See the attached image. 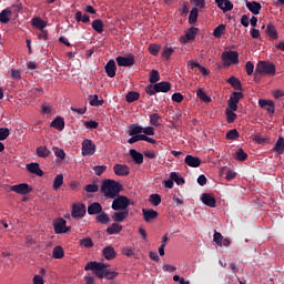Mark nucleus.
Segmentation results:
<instances>
[{
	"label": "nucleus",
	"instance_id": "nucleus-1",
	"mask_svg": "<svg viewBox=\"0 0 284 284\" xmlns=\"http://www.w3.org/2000/svg\"><path fill=\"white\" fill-rule=\"evenodd\" d=\"M123 190V185L114 180H104L101 183L100 192L106 199H116L121 191Z\"/></svg>",
	"mask_w": 284,
	"mask_h": 284
},
{
	"label": "nucleus",
	"instance_id": "nucleus-2",
	"mask_svg": "<svg viewBox=\"0 0 284 284\" xmlns=\"http://www.w3.org/2000/svg\"><path fill=\"white\" fill-rule=\"evenodd\" d=\"M85 272H93L98 278H105V272L108 271V264L101 262H89L84 266Z\"/></svg>",
	"mask_w": 284,
	"mask_h": 284
},
{
	"label": "nucleus",
	"instance_id": "nucleus-3",
	"mask_svg": "<svg viewBox=\"0 0 284 284\" xmlns=\"http://www.w3.org/2000/svg\"><path fill=\"white\" fill-rule=\"evenodd\" d=\"M170 90H172V83L168 81H162L155 84H148L145 87V92L146 94H149V97H154V94L159 92L166 93V92H170Z\"/></svg>",
	"mask_w": 284,
	"mask_h": 284
},
{
	"label": "nucleus",
	"instance_id": "nucleus-4",
	"mask_svg": "<svg viewBox=\"0 0 284 284\" xmlns=\"http://www.w3.org/2000/svg\"><path fill=\"white\" fill-rule=\"evenodd\" d=\"M255 74H266L268 77H274L276 74V65L272 62L260 61L255 68Z\"/></svg>",
	"mask_w": 284,
	"mask_h": 284
},
{
	"label": "nucleus",
	"instance_id": "nucleus-5",
	"mask_svg": "<svg viewBox=\"0 0 284 284\" xmlns=\"http://www.w3.org/2000/svg\"><path fill=\"white\" fill-rule=\"evenodd\" d=\"M130 206V199L125 195H118L114 197L112 202V210H115V212H119L121 210H128Z\"/></svg>",
	"mask_w": 284,
	"mask_h": 284
},
{
	"label": "nucleus",
	"instance_id": "nucleus-6",
	"mask_svg": "<svg viewBox=\"0 0 284 284\" xmlns=\"http://www.w3.org/2000/svg\"><path fill=\"white\" fill-rule=\"evenodd\" d=\"M222 61L224 62V65H236L239 63V52L236 51H224L222 53Z\"/></svg>",
	"mask_w": 284,
	"mask_h": 284
},
{
	"label": "nucleus",
	"instance_id": "nucleus-7",
	"mask_svg": "<svg viewBox=\"0 0 284 284\" xmlns=\"http://www.w3.org/2000/svg\"><path fill=\"white\" fill-rule=\"evenodd\" d=\"M53 227L55 234H68V232H70V226H67V222L63 217L53 221Z\"/></svg>",
	"mask_w": 284,
	"mask_h": 284
},
{
	"label": "nucleus",
	"instance_id": "nucleus-8",
	"mask_svg": "<svg viewBox=\"0 0 284 284\" xmlns=\"http://www.w3.org/2000/svg\"><path fill=\"white\" fill-rule=\"evenodd\" d=\"M196 34H199V28L191 27L185 31L184 36L180 38V41L182 43H190V41H194L196 39Z\"/></svg>",
	"mask_w": 284,
	"mask_h": 284
},
{
	"label": "nucleus",
	"instance_id": "nucleus-9",
	"mask_svg": "<svg viewBox=\"0 0 284 284\" xmlns=\"http://www.w3.org/2000/svg\"><path fill=\"white\" fill-rule=\"evenodd\" d=\"M97 152V145L92 143V140H84L82 142V156H92Z\"/></svg>",
	"mask_w": 284,
	"mask_h": 284
},
{
	"label": "nucleus",
	"instance_id": "nucleus-10",
	"mask_svg": "<svg viewBox=\"0 0 284 284\" xmlns=\"http://www.w3.org/2000/svg\"><path fill=\"white\" fill-rule=\"evenodd\" d=\"M11 192H16V194H20L26 196V194H30L32 192V187L28 183H20L11 186Z\"/></svg>",
	"mask_w": 284,
	"mask_h": 284
},
{
	"label": "nucleus",
	"instance_id": "nucleus-11",
	"mask_svg": "<svg viewBox=\"0 0 284 284\" xmlns=\"http://www.w3.org/2000/svg\"><path fill=\"white\" fill-rule=\"evenodd\" d=\"M115 61L120 68H132V65H134V55L133 54H129L126 57L119 55L115 59Z\"/></svg>",
	"mask_w": 284,
	"mask_h": 284
},
{
	"label": "nucleus",
	"instance_id": "nucleus-12",
	"mask_svg": "<svg viewBox=\"0 0 284 284\" xmlns=\"http://www.w3.org/2000/svg\"><path fill=\"white\" fill-rule=\"evenodd\" d=\"M71 215L73 219H83L85 216V204H73Z\"/></svg>",
	"mask_w": 284,
	"mask_h": 284
},
{
	"label": "nucleus",
	"instance_id": "nucleus-13",
	"mask_svg": "<svg viewBox=\"0 0 284 284\" xmlns=\"http://www.w3.org/2000/svg\"><path fill=\"white\" fill-rule=\"evenodd\" d=\"M104 70L106 72V77H109L110 79H114L116 77V62L111 59L105 64Z\"/></svg>",
	"mask_w": 284,
	"mask_h": 284
},
{
	"label": "nucleus",
	"instance_id": "nucleus-14",
	"mask_svg": "<svg viewBox=\"0 0 284 284\" xmlns=\"http://www.w3.org/2000/svg\"><path fill=\"white\" fill-rule=\"evenodd\" d=\"M113 172L116 176H128V174H130V168L124 164H115L113 166Z\"/></svg>",
	"mask_w": 284,
	"mask_h": 284
},
{
	"label": "nucleus",
	"instance_id": "nucleus-15",
	"mask_svg": "<svg viewBox=\"0 0 284 284\" xmlns=\"http://www.w3.org/2000/svg\"><path fill=\"white\" fill-rule=\"evenodd\" d=\"M215 3L223 12H230L234 10V4L230 0H215Z\"/></svg>",
	"mask_w": 284,
	"mask_h": 284
},
{
	"label": "nucleus",
	"instance_id": "nucleus-16",
	"mask_svg": "<svg viewBox=\"0 0 284 284\" xmlns=\"http://www.w3.org/2000/svg\"><path fill=\"white\" fill-rule=\"evenodd\" d=\"M143 219L145 223H150V221H154L159 216V212L152 210V209H143L142 210Z\"/></svg>",
	"mask_w": 284,
	"mask_h": 284
},
{
	"label": "nucleus",
	"instance_id": "nucleus-17",
	"mask_svg": "<svg viewBox=\"0 0 284 284\" xmlns=\"http://www.w3.org/2000/svg\"><path fill=\"white\" fill-rule=\"evenodd\" d=\"M201 201L202 203H204V205H207V207H216V199H214V196H212L211 194L203 193L201 196Z\"/></svg>",
	"mask_w": 284,
	"mask_h": 284
},
{
	"label": "nucleus",
	"instance_id": "nucleus-18",
	"mask_svg": "<svg viewBox=\"0 0 284 284\" xmlns=\"http://www.w3.org/2000/svg\"><path fill=\"white\" fill-rule=\"evenodd\" d=\"M101 212H103V206L99 202L91 203L88 206V214H90V216L101 214Z\"/></svg>",
	"mask_w": 284,
	"mask_h": 284
},
{
	"label": "nucleus",
	"instance_id": "nucleus-19",
	"mask_svg": "<svg viewBox=\"0 0 284 284\" xmlns=\"http://www.w3.org/2000/svg\"><path fill=\"white\" fill-rule=\"evenodd\" d=\"M184 162L189 168H200L201 166V160L193 155H186L184 159Z\"/></svg>",
	"mask_w": 284,
	"mask_h": 284
},
{
	"label": "nucleus",
	"instance_id": "nucleus-20",
	"mask_svg": "<svg viewBox=\"0 0 284 284\" xmlns=\"http://www.w3.org/2000/svg\"><path fill=\"white\" fill-rule=\"evenodd\" d=\"M265 34L273 41H276L278 39V31L276 30V27H274L272 23H268L265 29Z\"/></svg>",
	"mask_w": 284,
	"mask_h": 284
},
{
	"label": "nucleus",
	"instance_id": "nucleus-21",
	"mask_svg": "<svg viewBox=\"0 0 284 284\" xmlns=\"http://www.w3.org/2000/svg\"><path fill=\"white\" fill-rule=\"evenodd\" d=\"M102 255L106 261H112L116 258V251H114V247L112 246H106L102 250Z\"/></svg>",
	"mask_w": 284,
	"mask_h": 284
},
{
	"label": "nucleus",
	"instance_id": "nucleus-22",
	"mask_svg": "<svg viewBox=\"0 0 284 284\" xmlns=\"http://www.w3.org/2000/svg\"><path fill=\"white\" fill-rule=\"evenodd\" d=\"M27 170L28 172H30L31 174H36L37 176H43V171L41 170V168H39V163H29L27 164Z\"/></svg>",
	"mask_w": 284,
	"mask_h": 284
},
{
	"label": "nucleus",
	"instance_id": "nucleus-23",
	"mask_svg": "<svg viewBox=\"0 0 284 284\" xmlns=\"http://www.w3.org/2000/svg\"><path fill=\"white\" fill-rule=\"evenodd\" d=\"M246 8L247 10H250V12H252V14H261V3L256 2V1H246Z\"/></svg>",
	"mask_w": 284,
	"mask_h": 284
},
{
	"label": "nucleus",
	"instance_id": "nucleus-24",
	"mask_svg": "<svg viewBox=\"0 0 284 284\" xmlns=\"http://www.w3.org/2000/svg\"><path fill=\"white\" fill-rule=\"evenodd\" d=\"M51 128L59 130L60 132L65 128V120L61 116H57L50 124Z\"/></svg>",
	"mask_w": 284,
	"mask_h": 284
},
{
	"label": "nucleus",
	"instance_id": "nucleus-25",
	"mask_svg": "<svg viewBox=\"0 0 284 284\" xmlns=\"http://www.w3.org/2000/svg\"><path fill=\"white\" fill-rule=\"evenodd\" d=\"M130 156L133 159L134 163L141 165L143 163V154L134 149L129 151Z\"/></svg>",
	"mask_w": 284,
	"mask_h": 284
},
{
	"label": "nucleus",
	"instance_id": "nucleus-26",
	"mask_svg": "<svg viewBox=\"0 0 284 284\" xmlns=\"http://www.w3.org/2000/svg\"><path fill=\"white\" fill-rule=\"evenodd\" d=\"M31 24L33 28H37L38 30H44L48 26V22H45L43 19L36 17L31 20Z\"/></svg>",
	"mask_w": 284,
	"mask_h": 284
},
{
	"label": "nucleus",
	"instance_id": "nucleus-27",
	"mask_svg": "<svg viewBox=\"0 0 284 284\" xmlns=\"http://www.w3.org/2000/svg\"><path fill=\"white\" fill-rule=\"evenodd\" d=\"M130 213L128 211H122V212H115L113 213L112 215V220L115 222V223H123L124 220L128 219V215Z\"/></svg>",
	"mask_w": 284,
	"mask_h": 284
},
{
	"label": "nucleus",
	"instance_id": "nucleus-28",
	"mask_svg": "<svg viewBox=\"0 0 284 284\" xmlns=\"http://www.w3.org/2000/svg\"><path fill=\"white\" fill-rule=\"evenodd\" d=\"M105 24H103V20L95 19L92 21L91 27L92 29L98 32V34H103V28Z\"/></svg>",
	"mask_w": 284,
	"mask_h": 284
},
{
	"label": "nucleus",
	"instance_id": "nucleus-29",
	"mask_svg": "<svg viewBox=\"0 0 284 284\" xmlns=\"http://www.w3.org/2000/svg\"><path fill=\"white\" fill-rule=\"evenodd\" d=\"M36 154L40 159H48V156H50V154H52V152L48 149V146H38L36 150Z\"/></svg>",
	"mask_w": 284,
	"mask_h": 284
},
{
	"label": "nucleus",
	"instance_id": "nucleus-30",
	"mask_svg": "<svg viewBox=\"0 0 284 284\" xmlns=\"http://www.w3.org/2000/svg\"><path fill=\"white\" fill-rule=\"evenodd\" d=\"M273 152H276V154L281 155L284 152V138L280 136L273 146Z\"/></svg>",
	"mask_w": 284,
	"mask_h": 284
},
{
	"label": "nucleus",
	"instance_id": "nucleus-31",
	"mask_svg": "<svg viewBox=\"0 0 284 284\" xmlns=\"http://www.w3.org/2000/svg\"><path fill=\"white\" fill-rule=\"evenodd\" d=\"M10 17H12V11L10 9H4L0 12V23H10Z\"/></svg>",
	"mask_w": 284,
	"mask_h": 284
},
{
	"label": "nucleus",
	"instance_id": "nucleus-32",
	"mask_svg": "<svg viewBox=\"0 0 284 284\" xmlns=\"http://www.w3.org/2000/svg\"><path fill=\"white\" fill-rule=\"evenodd\" d=\"M227 83L234 88V90L243 91V85L241 84V80L236 79V77H231L227 79Z\"/></svg>",
	"mask_w": 284,
	"mask_h": 284
},
{
	"label": "nucleus",
	"instance_id": "nucleus-33",
	"mask_svg": "<svg viewBox=\"0 0 284 284\" xmlns=\"http://www.w3.org/2000/svg\"><path fill=\"white\" fill-rule=\"evenodd\" d=\"M139 134H143V126L139 124H131L129 128V135L134 136Z\"/></svg>",
	"mask_w": 284,
	"mask_h": 284
},
{
	"label": "nucleus",
	"instance_id": "nucleus-34",
	"mask_svg": "<svg viewBox=\"0 0 284 284\" xmlns=\"http://www.w3.org/2000/svg\"><path fill=\"white\" fill-rule=\"evenodd\" d=\"M89 103L93 108H100V105H103L104 101L99 100V95L94 94V95H89Z\"/></svg>",
	"mask_w": 284,
	"mask_h": 284
},
{
	"label": "nucleus",
	"instance_id": "nucleus-35",
	"mask_svg": "<svg viewBox=\"0 0 284 284\" xmlns=\"http://www.w3.org/2000/svg\"><path fill=\"white\" fill-rule=\"evenodd\" d=\"M123 230V226L120 225L119 223H113L112 226H109L106 229V234H119Z\"/></svg>",
	"mask_w": 284,
	"mask_h": 284
},
{
	"label": "nucleus",
	"instance_id": "nucleus-36",
	"mask_svg": "<svg viewBox=\"0 0 284 284\" xmlns=\"http://www.w3.org/2000/svg\"><path fill=\"white\" fill-rule=\"evenodd\" d=\"M225 34V24H219L214 30H213V37L215 39H221Z\"/></svg>",
	"mask_w": 284,
	"mask_h": 284
},
{
	"label": "nucleus",
	"instance_id": "nucleus-37",
	"mask_svg": "<svg viewBox=\"0 0 284 284\" xmlns=\"http://www.w3.org/2000/svg\"><path fill=\"white\" fill-rule=\"evenodd\" d=\"M95 221L98 223H101L102 225H108V222L110 221V216L105 212H101L97 215Z\"/></svg>",
	"mask_w": 284,
	"mask_h": 284
},
{
	"label": "nucleus",
	"instance_id": "nucleus-38",
	"mask_svg": "<svg viewBox=\"0 0 284 284\" xmlns=\"http://www.w3.org/2000/svg\"><path fill=\"white\" fill-rule=\"evenodd\" d=\"M149 81H150V83H152V85L159 83V81H161V74L159 73V71L152 70L150 72Z\"/></svg>",
	"mask_w": 284,
	"mask_h": 284
},
{
	"label": "nucleus",
	"instance_id": "nucleus-39",
	"mask_svg": "<svg viewBox=\"0 0 284 284\" xmlns=\"http://www.w3.org/2000/svg\"><path fill=\"white\" fill-rule=\"evenodd\" d=\"M141 97V94H139V92L135 91H130L126 95V102L128 103H134V101H139V98Z\"/></svg>",
	"mask_w": 284,
	"mask_h": 284
},
{
	"label": "nucleus",
	"instance_id": "nucleus-40",
	"mask_svg": "<svg viewBox=\"0 0 284 284\" xmlns=\"http://www.w3.org/2000/svg\"><path fill=\"white\" fill-rule=\"evenodd\" d=\"M170 179H172V181L174 183H176V185H184L185 184V180L181 175H179V173H176V172H172L170 174Z\"/></svg>",
	"mask_w": 284,
	"mask_h": 284
},
{
	"label": "nucleus",
	"instance_id": "nucleus-41",
	"mask_svg": "<svg viewBox=\"0 0 284 284\" xmlns=\"http://www.w3.org/2000/svg\"><path fill=\"white\" fill-rule=\"evenodd\" d=\"M196 95L201 99V101H204V103H211L212 102V98H210L207 95V93H205V91H203V89H197Z\"/></svg>",
	"mask_w": 284,
	"mask_h": 284
},
{
	"label": "nucleus",
	"instance_id": "nucleus-42",
	"mask_svg": "<svg viewBox=\"0 0 284 284\" xmlns=\"http://www.w3.org/2000/svg\"><path fill=\"white\" fill-rule=\"evenodd\" d=\"M160 120H161V115H159V113H152L150 115V124L154 125L155 128H160L161 125Z\"/></svg>",
	"mask_w": 284,
	"mask_h": 284
},
{
	"label": "nucleus",
	"instance_id": "nucleus-43",
	"mask_svg": "<svg viewBox=\"0 0 284 284\" xmlns=\"http://www.w3.org/2000/svg\"><path fill=\"white\" fill-rule=\"evenodd\" d=\"M53 258H63L65 256V252L62 246H55L52 252Z\"/></svg>",
	"mask_w": 284,
	"mask_h": 284
},
{
	"label": "nucleus",
	"instance_id": "nucleus-44",
	"mask_svg": "<svg viewBox=\"0 0 284 284\" xmlns=\"http://www.w3.org/2000/svg\"><path fill=\"white\" fill-rule=\"evenodd\" d=\"M197 19H199V9L193 8L189 16V23L194 24L196 23Z\"/></svg>",
	"mask_w": 284,
	"mask_h": 284
},
{
	"label": "nucleus",
	"instance_id": "nucleus-45",
	"mask_svg": "<svg viewBox=\"0 0 284 284\" xmlns=\"http://www.w3.org/2000/svg\"><path fill=\"white\" fill-rule=\"evenodd\" d=\"M235 161H247V154L243 149H237V151L235 152Z\"/></svg>",
	"mask_w": 284,
	"mask_h": 284
},
{
	"label": "nucleus",
	"instance_id": "nucleus-46",
	"mask_svg": "<svg viewBox=\"0 0 284 284\" xmlns=\"http://www.w3.org/2000/svg\"><path fill=\"white\" fill-rule=\"evenodd\" d=\"M149 52L150 54H152V57H158L159 52H161V44H156V43L150 44Z\"/></svg>",
	"mask_w": 284,
	"mask_h": 284
},
{
	"label": "nucleus",
	"instance_id": "nucleus-47",
	"mask_svg": "<svg viewBox=\"0 0 284 284\" xmlns=\"http://www.w3.org/2000/svg\"><path fill=\"white\" fill-rule=\"evenodd\" d=\"M225 116H226V121L227 123H234V121H236V113H234V111L226 109L225 110Z\"/></svg>",
	"mask_w": 284,
	"mask_h": 284
},
{
	"label": "nucleus",
	"instance_id": "nucleus-48",
	"mask_svg": "<svg viewBox=\"0 0 284 284\" xmlns=\"http://www.w3.org/2000/svg\"><path fill=\"white\" fill-rule=\"evenodd\" d=\"M63 185V174H58L53 181V190H59Z\"/></svg>",
	"mask_w": 284,
	"mask_h": 284
},
{
	"label": "nucleus",
	"instance_id": "nucleus-49",
	"mask_svg": "<svg viewBox=\"0 0 284 284\" xmlns=\"http://www.w3.org/2000/svg\"><path fill=\"white\" fill-rule=\"evenodd\" d=\"M150 203H152V205H154L155 207L161 205V195L159 194H151L149 197Z\"/></svg>",
	"mask_w": 284,
	"mask_h": 284
},
{
	"label": "nucleus",
	"instance_id": "nucleus-50",
	"mask_svg": "<svg viewBox=\"0 0 284 284\" xmlns=\"http://www.w3.org/2000/svg\"><path fill=\"white\" fill-rule=\"evenodd\" d=\"M243 99V92H233L229 99V101H232L233 103H237Z\"/></svg>",
	"mask_w": 284,
	"mask_h": 284
},
{
	"label": "nucleus",
	"instance_id": "nucleus-51",
	"mask_svg": "<svg viewBox=\"0 0 284 284\" xmlns=\"http://www.w3.org/2000/svg\"><path fill=\"white\" fill-rule=\"evenodd\" d=\"M227 141H235L239 139V131L236 129H232L226 133Z\"/></svg>",
	"mask_w": 284,
	"mask_h": 284
},
{
	"label": "nucleus",
	"instance_id": "nucleus-52",
	"mask_svg": "<svg viewBox=\"0 0 284 284\" xmlns=\"http://www.w3.org/2000/svg\"><path fill=\"white\" fill-rule=\"evenodd\" d=\"M213 241L219 245V247H223V235L219 232H214Z\"/></svg>",
	"mask_w": 284,
	"mask_h": 284
},
{
	"label": "nucleus",
	"instance_id": "nucleus-53",
	"mask_svg": "<svg viewBox=\"0 0 284 284\" xmlns=\"http://www.w3.org/2000/svg\"><path fill=\"white\" fill-rule=\"evenodd\" d=\"M172 54H174V49H172L169 45H165L162 51V57H164L165 59H170Z\"/></svg>",
	"mask_w": 284,
	"mask_h": 284
},
{
	"label": "nucleus",
	"instance_id": "nucleus-54",
	"mask_svg": "<svg viewBox=\"0 0 284 284\" xmlns=\"http://www.w3.org/2000/svg\"><path fill=\"white\" fill-rule=\"evenodd\" d=\"M84 126L88 130H97V128H99V122L94 121V120H90V121H85L84 122Z\"/></svg>",
	"mask_w": 284,
	"mask_h": 284
},
{
	"label": "nucleus",
	"instance_id": "nucleus-55",
	"mask_svg": "<svg viewBox=\"0 0 284 284\" xmlns=\"http://www.w3.org/2000/svg\"><path fill=\"white\" fill-rule=\"evenodd\" d=\"M10 136V129L8 128H0V141H6Z\"/></svg>",
	"mask_w": 284,
	"mask_h": 284
},
{
	"label": "nucleus",
	"instance_id": "nucleus-56",
	"mask_svg": "<svg viewBox=\"0 0 284 284\" xmlns=\"http://www.w3.org/2000/svg\"><path fill=\"white\" fill-rule=\"evenodd\" d=\"M116 276H119V273L112 272L106 268V272L104 273V278H106L108 281H114V278H116Z\"/></svg>",
	"mask_w": 284,
	"mask_h": 284
},
{
	"label": "nucleus",
	"instance_id": "nucleus-57",
	"mask_svg": "<svg viewBox=\"0 0 284 284\" xmlns=\"http://www.w3.org/2000/svg\"><path fill=\"white\" fill-rule=\"evenodd\" d=\"M80 245H82V247H93L94 243L92 242V239L85 237L80 241Z\"/></svg>",
	"mask_w": 284,
	"mask_h": 284
},
{
	"label": "nucleus",
	"instance_id": "nucleus-58",
	"mask_svg": "<svg viewBox=\"0 0 284 284\" xmlns=\"http://www.w3.org/2000/svg\"><path fill=\"white\" fill-rule=\"evenodd\" d=\"M53 152L58 159H61V161H63V159H65V151H63V149L53 148Z\"/></svg>",
	"mask_w": 284,
	"mask_h": 284
},
{
	"label": "nucleus",
	"instance_id": "nucleus-59",
	"mask_svg": "<svg viewBox=\"0 0 284 284\" xmlns=\"http://www.w3.org/2000/svg\"><path fill=\"white\" fill-rule=\"evenodd\" d=\"M94 173L97 174V176H101V174H103V172H105V170H108L106 165H95L93 166Z\"/></svg>",
	"mask_w": 284,
	"mask_h": 284
},
{
	"label": "nucleus",
	"instance_id": "nucleus-60",
	"mask_svg": "<svg viewBox=\"0 0 284 284\" xmlns=\"http://www.w3.org/2000/svg\"><path fill=\"white\" fill-rule=\"evenodd\" d=\"M245 71H246V74H248V77H252V74H254V63H252V61L246 62Z\"/></svg>",
	"mask_w": 284,
	"mask_h": 284
},
{
	"label": "nucleus",
	"instance_id": "nucleus-61",
	"mask_svg": "<svg viewBox=\"0 0 284 284\" xmlns=\"http://www.w3.org/2000/svg\"><path fill=\"white\" fill-rule=\"evenodd\" d=\"M84 190H85V192H89V193L99 192V185L88 184V185H85Z\"/></svg>",
	"mask_w": 284,
	"mask_h": 284
},
{
	"label": "nucleus",
	"instance_id": "nucleus-62",
	"mask_svg": "<svg viewBox=\"0 0 284 284\" xmlns=\"http://www.w3.org/2000/svg\"><path fill=\"white\" fill-rule=\"evenodd\" d=\"M37 37L41 41H48V30L42 29L40 33H37Z\"/></svg>",
	"mask_w": 284,
	"mask_h": 284
},
{
	"label": "nucleus",
	"instance_id": "nucleus-63",
	"mask_svg": "<svg viewBox=\"0 0 284 284\" xmlns=\"http://www.w3.org/2000/svg\"><path fill=\"white\" fill-rule=\"evenodd\" d=\"M122 254L124 255V256H134V248H132V247H124V248H122Z\"/></svg>",
	"mask_w": 284,
	"mask_h": 284
},
{
	"label": "nucleus",
	"instance_id": "nucleus-64",
	"mask_svg": "<svg viewBox=\"0 0 284 284\" xmlns=\"http://www.w3.org/2000/svg\"><path fill=\"white\" fill-rule=\"evenodd\" d=\"M143 134L146 136H154V129L152 126L143 128Z\"/></svg>",
	"mask_w": 284,
	"mask_h": 284
}]
</instances>
